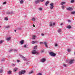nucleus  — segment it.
<instances>
[{
	"mask_svg": "<svg viewBox=\"0 0 75 75\" xmlns=\"http://www.w3.org/2000/svg\"><path fill=\"white\" fill-rule=\"evenodd\" d=\"M50 9H52V8H53L54 7V4H50Z\"/></svg>",
	"mask_w": 75,
	"mask_h": 75,
	"instance_id": "obj_5",
	"label": "nucleus"
},
{
	"mask_svg": "<svg viewBox=\"0 0 75 75\" xmlns=\"http://www.w3.org/2000/svg\"><path fill=\"white\" fill-rule=\"evenodd\" d=\"M50 2L48 1H47L45 3V5H46V6H47V5L49 4V3Z\"/></svg>",
	"mask_w": 75,
	"mask_h": 75,
	"instance_id": "obj_8",
	"label": "nucleus"
},
{
	"mask_svg": "<svg viewBox=\"0 0 75 75\" xmlns=\"http://www.w3.org/2000/svg\"><path fill=\"white\" fill-rule=\"evenodd\" d=\"M43 44V42H40V44Z\"/></svg>",
	"mask_w": 75,
	"mask_h": 75,
	"instance_id": "obj_34",
	"label": "nucleus"
},
{
	"mask_svg": "<svg viewBox=\"0 0 75 75\" xmlns=\"http://www.w3.org/2000/svg\"><path fill=\"white\" fill-rule=\"evenodd\" d=\"M32 54H38V53L36 51V50H33L32 52Z\"/></svg>",
	"mask_w": 75,
	"mask_h": 75,
	"instance_id": "obj_3",
	"label": "nucleus"
},
{
	"mask_svg": "<svg viewBox=\"0 0 75 75\" xmlns=\"http://www.w3.org/2000/svg\"><path fill=\"white\" fill-rule=\"evenodd\" d=\"M71 3H74V0H71Z\"/></svg>",
	"mask_w": 75,
	"mask_h": 75,
	"instance_id": "obj_27",
	"label": "nucleus"
},
{
	"mask_svg": "<svg viewBox=\"0 0 75 75\" xmlns=\"http://www.w3.org/2000/svg\"><path fill=\"white\" fill-rule=\"evenodd\" d=\"M20 4H23V3H24V1L23 0H21L20 1Z\"/></svg>",
	"mask_w": 75,
	"mask_h": 75,
	"instance_id": "obj_16",
	"label": "nucleus"
},
{
	"mask_svg": "<svg viewBox=\"0 0 75 75\" xmlns=\"http://www.w3.org/2000/svg\"><path fill=\"white\" fill-rule=\"evenodd\" d=\"M65 3L66 2H62L61 3V5H63V4H65Z\"/></svg>",
	"mask_w": 75,
	"mask_h": 75,
	"instance_id": "obj_20",
	"label": "nucleus"
},
{
	"mask_svg": "<svg viewBox=\"0 0 75 75\" xmlns=\"http://www.w3.org/2000/svg\"><path fill=\"white\" fill-rule=\"evenodd\" d=\"M50 54L52 57H55L56 54L54 53L53 52H51L50 53Z\"/></svg>",
	"mask_w": 75,
	"mask_h": 75,
	"instance_id": "obj_1",
	"label": "nucleus"
},
{
	"mask_svg": "<svg viewBox=\"0 0 75 75\" xmlns=\"http://www.w3.org/2000/svg\"><path fill=\"white\" fill-rule=\"evenodd\" d=\"M25 72V70H21V71H19V75H21L22 74H24Z\"/></svg>",
	"mask_w": 75,
	"mask_h": 75,
	"instance_id": "obj_2",
	"label": "nucleus"
},
{
	"mask_svg": "<svg viewBox=\"0 0 75 75\" xmlns=\"http://www.w3.org/2000/svg\"><path fill=\"white\" fill-rule=\"evenodd\" d=\"M58 33H61V29H59L58 30Z\"/></svg>",
	"mask_w": 75,
	"mask_h": 75,
	"instance_id": "obj_17",
	"label": "nucleus"
},
{
	"mask_svg": "<svg viewBox=\"0 0 75 75\" xmlns=\"http://www.w3.org/2000/svg\"><path fill=\"white\" fill-rule=\"evenodd\" d=\"M34 42H35V43H37V42H38L35 41Z\"/></svg>",
	"mask_w": 75,
	"mask_h": 75,
	"instance_id": "obj_46",
	"label": "nucleus"
},
{
	"mask_svg": "<svg viewBox=\"0 0 75 75\" xmlns=\"http://www.w3.org/2000/svg\"><path fill=\"white\" fill-rule=\"evenodd\" d=\"M39 2H40V0H37V1H35V3L36 4L38 3Z\"/></svg>",
	"mask_w": 75,
	"mask_h": 75,
	"instance_id": "obj_14",
	"label": "nucleus"
},
{
	"mask_svg": "<svg viewBox=\"0 0 75 75\" xmlns=\"http://www.w3.org/2000/svg\"><path fill=\"white\" fill-rule=\"evenodd\" d=\"M38 75H42V74L41 73H39Z\"/></svg>",
	"mask_w": 75,
	"mask_h": 75,
	"instance_id": "obj_40",
	"label": "nucleus"
},
{
	"mask_svg": "<svg viewBox=\"0 0 75 75\" xmlns=\"http://www.w3.org/2000/svg\"><path fill=\"white\" fill-rule=\"evenodd\" d=\"M67 28H68L69 29H70V28H71V26L70 25H68L67 27Z\"/></svg>",
	"mask_w": 75,
	"mask_h": 75,
	"instance_id": "obj_13",
	"label": "nucleus"
},
{
	"mask_svg": "<svg viewBox=\"0 0 75 75\" xmlns=\"http://www.w3.org/2000/svg\"><path fill=\"white\" fill-rule=\"evenodd\" d=\"M0 42L1 44V43H2L3 42V41H2V40H1Z\"/></svg>",
	"mask_w": 75,
	"mask_h": 75,
	"instance_id": "obj_38",
	"label": "nucleus"
},
{
	"mask_svg": "<svg viewBox=\"0 0 75 75\" xmlns=\"http://www.w3.org/2000/svg\"><path fill=\"white\" fill-rule=\"evenodd\" d=\"M0 27H1L0 26Z\"/></svg>",
	"mask_w": 75,
	"mask_h": 75,
	"instance_id": "obj_53",
	"label": "nucleus"
},
{
	"mask_svg": "<svg viewBox=\"0 0 75 75\" xmlns=\"http://www.w3.org/2000/svg\"><path fill=\"white\" fill-rule=\"evenodd\" d=\"M64 7H65V6H62V9H64Z\"/></svg>",
	"mask_w": 75,
	"mask_h": 75,
	"instance_id": "obj_33",
	"label": "nucleus"
},
{
	"mask_svg": "<svg viewBox=\"0 0 75 75\" xmlns=\"http://www.w3.org/2000/svg\"><path fill=\"white\" fill-rule=\"evenodd\" d=\"M6 4V2H5L3 3V4Z\"/></svg>",
	"mask_w": 75,
	"mask_h": 75,
	"instance_id": "obj_37",
	"label": "nucleus"
},
{
	"mask_svg": "<svg viewBox=\"0 0 75 75\" xmlns=\"http://www.w3.org/2000/svg\"><path fill=\"white\" fill-rule=\"evenodd\" d=\"M17 69L18 68H15L13 69V71L14 72H16V71H17Z\"/></svg>",
	"mask_w": 75,
	"mask_h": 75,
	"instance_id": "obj_11",
	"label": "nucleus"
},
{
	"mask_svg": "<svg viewBox=\"0 0 75 75\" xmlns=\"http://www.w3.org/2000/svg\"><path fill=\"white\" fill-rule=\"evenodd\" d=\"M33 27H35V25H34V24H33Z\"/></svg>",
	"mask_w": 75,
	"mask_h": 75,
	"instance_id": "obj_47",
	"label": "nucleus"
},
{
	"mask_svg": "<svg viewBox=\"0 0 75 75\" xmlns=\"http://www.w3.org/2000/svg\"><path fill=\"white\" fill-rule=\"evenodd\" d=\"M12 66H15V65H14V64H12Z\"/></svg>",
	"mask_w": 75,
	"mask_h": 75,
	"instance_id": "obj_42",
	"label": "nucleus"
},
{
	"mask_svg": "<svg viewBox=\"0 0 75 75\" xmlns=\"http://www.w3.org/2000/svg\"><path fill=\"white\" fill-rule=\"evenodd\" d=\"M32 44H35V42L34 41L32 42Z\"/></svg>",
	"mask_w": 75,
	"mask_h": 75,
	"instance_id": "obj_29",
	"label": "nucleus"
},
{
	"mask_svg": "<svg viewBox=\"0 0 75 75\" xmlns=\"http://www.w3.org/2000/svg\"><path fill=\"white\" fill-rule=\"evenodd\" d=\"M41 61L42 62H44L46 61V59L45 58H42Z\"/></svg>",
	"mask_w": 75,
	"mask_h": 75,
	"instance_id": "obj_6",
	"label": "nucleus"
},
{
	"mask_svg": "<svg viewBox=\"0 0 75 75\" xmlns=\"http://www.w3.org/2000/svg\"><path fill=\"white\" fill-rule=\"evenodd\" d=\"M63 65L64 67H66V65L65 64H64Z\"/></svg>",
	"mask_w": 75,
	"mask_h": 75,
	"instance_id": "obj_49",
	"label": "nucleus"
},
{
	"mask_svg": "<svg viewBox=\"0 0 75 75\" xmlns=\"http://www.w3.org/2000/svg\"><path fill=\"white\" fill-rule=\"evenodd\" d=\"M41 52H44V50H42V51H41Z\"/></svg>",
	"mask_w": 75,
	"mask_h": 75,
	"instance_id": "obj_45",
	"label": "nucleus"
},
{
	"mask_svg": "<svg viewBox=\"0 0 75 75\" xmlns=\"http://www.w3.org/2000/svg\"><path fill=\"white\" fill-rule=\"evenodd\" d=\"M14 31L15 32H16V31H17V30H15Z\"/></svg>",
	"mask_w": 75,
	"mask_h": 75,
	"instance_id": "obj_51",
	"label": "nucleus"
},
{
	"mask_svg": "<svg viewBox=\"0 0 75 75\" xmlns=\"http://www.w3.org/2000/svg\"><path fill=\"white\" fill-rule=\"evenodd\" d=\"M5 20L6 21H7V20H8V18H5Z\"/></svg>",
	"mask_w": 75,
	"mask_h": 75,
	"instance_id": "obj_28",
	"label": "nucleus"
},
{
	"mask_svg": "<svg viewBox=\"0 0 75 75\" xmlns=\"http://www.w3.org/2000/svg\"><path fill=\"white\" fill-rule=\"evenodd\" d=\"M9 26H6V28H9Z\"/></svg>",
	"mask_w": 75,
	"mask_h": 75,
	"instance_id": "obj_44",
	"label": "nucleus"
},
{
	"mask_svg": "<svg viewBox=\"0 0 75 75\" xmlns=\"http://www.w3.org/2000/svg\"><path fill=\"white\" fill-rule=\"evenodd\" d=\"M10 12H6V14H10Z\"/></svg>",
	"mask_w": 75,
	"mask_h": 75,
	"instance_id": "obj_32",
	"label": "nucleus"
},
{
	"mask_svg": "<svg viewBox=\"0 0 75 75\" xmlns=\"http://www.w3.org/2000/svg\"><path fill=\"white\" fill-rule=\"evenodd\" d=\"M33 73H34V71H32L29 72L30 74H32Z\"/></svg>",
	"mask_w": 75,
	"mask_h": 75,
	"instance_id": "obj_21",
	"label": "nucleus"
},
{
	"mask_svg": "<svg viewBox=\"0 0 75 75\" xmlns=\"http://www.w3.org/2000/svg\"><path fill=\"white\" fill-rule=\"evenodd\" d=\"M68 23H71V20H68Z\"/></svg>",
	"mask_w": 75,
	"mask_h": 75,
	"instance_id": "obj_30",
	"label": "nucleus"
},
{
	"mask_svg": "<svg viewBox=\"0 0 75 75\" xmlns=\"http://www.w3.org/2000/svg\"><path fill=\"white\" fill-rule=\"evenodd\" d=\"M17 62H20V60H17Z\"/></svg>",
	"mask_w": 75,
	"mask_h": 75,
	"instance_id": "obj_48",
	"label": "nucleus"
},
{
	"mask_svg": "<svg viewBox=\"0 0 75 75\" xmlns=\"http://www.w3.org/2000/svg\"><path fill=\"white\" fill-rule=\"evenodd\" d=\"M55 25V23L54 22H50V26H54V25Z\"/></svg>",
	"mask_w": 75,
	"mask_h": 75,
	"instance_id": "obj_4",
	"label": "nucleus"
},
{
	"mask_svg": "<svg viewBox=\"0 0 75 75\" xmlns=\"http://www.w3.org/2000/svg\"><path fill=\"white\" fill-rule=\"evenodd\" d=\"M40 1L41 2H43L44 1V0H40Z\"/></svg>",
	"mask_w": 75,
	"mask_h": 75,
	"instance_id": "obj_31",
	"label": "nucleus"
},
{
	"mask_svg": "<svg viewBox=\"0 0 75 75\" xmlns=\"http://www.w3.org/2000/svg\"><path fill=\"white\" fill-rule=\"evenodd\" d=\"M62 23H61V24H60V25H62Z\"/></svg>",
	"mask_w": 75,
	"mask_h": 75,
	"instance_id": "obj_52",
	"label": "nucleus"
},
{
	"mask_svg": "<svg viewBox=\"0 0 75 75\" xmlns=\"http://www.w3.org/2000/svg\"><path fill=\"white\" fill-rule=\"evenodd\" d=\"M44 44L45 45V47H46L47 48V47H48V45H47V42H44Z\"/></svg>",
	"mask_w": 75,
	"mask_h": 75,
	"instance_id": "obj_10",
	"label": "nucleus"
},
{
	"mask_svg": "<svg viewBox=\"0 0 75 75\" xmlns=\"http://www.w3.org/2000/svg\"><path fill=\"white\" fill-rule=\"evenodd\" d=\"M75 11H73V12H71V14H75Z\"/></svg>",
	"mask_w": 75,
	"mask_h": 75,
	"instance_id": "obj_24",
	"label": "nucleus"
},
{
	"mask_svg": "<svg viewBox=\"0 0 75 75\" xmlns=\"http://www.w3.org/2000/svg\"><path fill=\"white\" fill-rule=\"evenodd\" d=\"M24 41L23 40H22L20 41V42L21 43V45H22V44H24Z\"/></svg>",
	"mask_w": 75,
	"mask_h": 75,
	"instance_id": "obj_9",
	"label": "nucleus"
},
{
	"mask_svg": "<svg viewBox=\"0 0 75 75\" xmlns=\"http://www.w3.org/2000/svg\"><path fill=\"white\" fill-rule=\"evenodd\" d=\"M8 74H11V71H8Z\"/></svg>",
	"mask_w": 75,
	"mask_h": 75,
	"instance_id": "obj_15",
	"label": "nucleus"
},
{
	"mask_svg": "<svg viewBox=\"0 0 75 75\" xmlns=\"http://www.w3.org/2000/svg\"><path fill=\"white\" fill-rule=\"evenodd\" d=\"M74 59L71 60L69 61V64H71L74 62Z\"/></svg>",
	"mask_w": 75,
	"mask_h": 75,
	"instance_id": "obj_7",
	"label": "nucleus"
},
{
	"mask_svg": "<svg viewBox=\"0 0 75 75\" xmlns=\"http://www.w3.org/2000/svg\"><path fill=\"white\" fill-rule=\"evenodd\" d=\"M13 51V49H11V50H10V51Z\"/></svg>",
	"mask_w": 75,
	"mask_h": 75,
	"instance_id": "obj_50",
	"label": "nucleus"
},
{
	"mask_svg": "<svg viewBox=\"0 0 75 75\" xmlns=\"http://www.w3.org/2000/svg\"><path fill=\"white\" fill-rule=\"evenodd\" d=\"M37 46H35L34 47V50H36V49H37Z\"/></svg>",
	"mask_w": 75,
	"mask_h": 75,
	"instance_id": "obj_23",
	"label": "nucleus"
},
{
	"mask_svg": "<svg viewBox=\"0 0 75 75\" xmlns=\"http://www.w3.org/2000/svg\"><path fill=\"white\" fill-rule=\"evenodd\" d=\"M67 51L68 52H70L71 51V49H68L67 50Z\"/></svg>",
	"mask_w": 75,
	"mask_h": 75,
	"instance_id": "obj_19",
	"label": "nucleus"
},
{
	"mask_svg": "<svg viewBox=\"0 0 75 75\" xmlns=\"http://www.w3.org/2000/svg\"><path fill=\"white\" fill-rule=\"evenodd\" d=\"M67 10H72V8L69 7L67 8Z\"/></svg>",
	"mask_w": 75,
	"mask_h": 75,
	"instance_id": "obj_12",
	"label": "nucleus"
},
{
	"mask_svg": "<svg viewBox=\"0 0 75 75\" xmlns=\"http://www.w3.org/2000/svg\"><path fill=\"white\" fill-rule=\"evenodd\" d=\"M3 70L2 69L0 70V73H2L3 72Z\"/></svg>",
	"mask_w": 75,
	"mask_h": 75,
	"instance_id": "obj_25",
	"label": "nucleus"
},
{
	"mask_svg": "<svg viewBox=\"0 0 75 75\" xmlns=\"http://www.w3.org/2000/svg\"><path fill=\"white\" fill-rule=\"evenodd\" d=\"M39 10H42V8H39Z\"/></svg>",
	"mask_w": 75,
	"mask_h": 75,
	"instance_id": "obj_39",
	"label": "nucleus"
},
{
	"mask_svg": "<svg viewBox=\"0 0 75 75\" xmlns=\"http://www.w3.org/2000/svg\"><path fill=\"white\" fill-rule=\"evenodd\" d=\"M41 35H42V36H44V34L43 33H41Z\"/></svg>",
	"mask_w": 75,
	"mask_h": 75,
	"instance_id": "obj_35",
	"label": "nucleus"
},
{
	"mask_svg": "<svg viewBox=\"0 0 75 75\" xmlns=\"http://www.w3.org/2000/svg\"><path fill=\"white\" fill-rule=\"evenodd\" d=\"M35 19L34 18H33L32 19V21H35Z\"/></svg>",
	"mask_w": 75,
	"mask_h": 75,
	"instance_id": "obj_22",
	"label": "nucleus"
},
{
	"mask_svg": "<svg viewBox=\"0 0 75 75\" xmlns=\"http://www.w3.org/2000/svg\"><path fill=\"white\" fill-rule=\"evenodd\" d=\"M57 46H58V45L57 44H56L55 45V47H57Z\"/></svg>",
	"mask_w": 75,
	"mask_h": 75,
	"instance_id": "obj_36",
	"label": "nucleus"
},
{
	"mask_svg": "<svg viewBox=\"0 0 75 75\" xmlns=\"http://www.w3.org/2000/svg\"><path fill=\"white\" fill-rule=\"evenodd\" d=\"M35 38V36L34 35L32 39H34Z\"/></svg>",
	"mask_w": 75,
	"mask_h": 75,
	"instance_id": "obj_26",
	"label": "nucleus"
},
{
	"mask_svg": "<svg viewBox=\"0 0 75 75\" xmlns=\"http://www.w3.org/2000/svg\"><path fill=\"white\" fill-rule=\"evenodd\" d=\"M26 45H24V47H25V48H26Z\"/></svg>",
	"mask_w": 75,
	"mask_h": 75,
	"instance_id": "obj_41",
	"label": "nucleus"
},
{
	"mask_svg": "<svg viewBox=\"0 0 75 75\" xmlns=\"http://www.w3.org/2000/svg\"><path fill=\"white\" fill-rule=\"evenodd\" d=\"M11 38V37H9V38H7V41H9V40H10Z\"/></svg>",
	"mask_w": 75,
	"mask_h": 75,
	"instance_id": "obj_18",
	"label": "nucleus"
},
{
	"mask_svg": "<svg viewBox=\"0 0 75 75\" xmlns=\"http://www.w3.org/2000/svg\"><path fill=\"white\" fill-rule=\"evenodd\" d=\"M15 51H17V50L16 49H15L14 50Z\"/></svg>",
	"mask_w": 75,
	"mask_h": 75,
	"instance_id": "obj_43",
	"label": "nucleus"
}]
</instances>
